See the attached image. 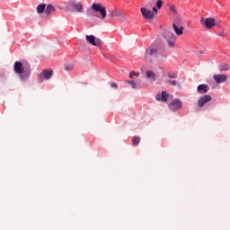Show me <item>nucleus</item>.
Segmentation results:
<instances>
[{"mask_svg":"<svg viewBox=\"0 0 230 230\" xmlns=\"http://www.w3.org/2000/svg\"><path fill=\"white\" fill-rule=\"evenodd\" d=\"M219 71H229V65H220Z\"/></svg>","mask_w":230,"mask_h":230,"instance_id":"nucleus-23","label":"nucleus"},{"mask_svg":"<svg viewBox=\"0 0 230 230\" xmlns=\"http://www.w3.org/2000/svg\"><path fill=\"white\" fill-rule=\"evenodd\" d=\"M38 13H44L46 12V4H40L37 6Z\"/></svg>","mask_w":230,"mask_h":230,"instance_id":"nucleus-18","label":"nucleus"},{"mask_svg":"<svg viewBox=\"0 0 230 230\" xmlns=\"http://www.w3.org/2000/svg\"><path fill=\"white\" fill-rule=\"evenodd\" d=\"M71 7L75 9V12L82 13L84 12V5L80 2H72Z\"/></svg>","mask_w":230,"mask_h":230,"instance_id":"nucleus-10","label":"nucleus"},{"mask_svg":"<svg viewBox=\"0 0 230 230\" xmlns=\"http://www.w3.org/2000/svg\"><path fill=\"white\" fill-rule=\"evenodd\" d=\"M140 12L144 19H148L149 21H152V19L155 17V13H154L152 10L146 9V7L140 8Z\"/></svg>","mask_w":230,"mask_h":230,"instance_id":"nucleus-5","label":"nucleus"},{"mask_svg":"<svg viewBox=\"0 0 230 230\" xmlns=\"http://www.w3.org/2000/svg\"><path fill=\"white\" fill-rule=\"evenodd\" d=\"M127 84H129V85H131L133 89H136L137 87L136 82L134 81H127Z\"/></svg>","mask_w":230,"mask_h":230,"instance_id":"nucleus-25","label":"nucleus"},{"mask_svg":"<svg viewBox=\"0 0 230 230\" xmlns=\"http://www.w3.org/2000/svg\"><path fill=\"white\" fill-rule=\"evenodd\" d=\"M208 91H209V86L208 84H199L198 86V92L200 94H206V93H208Z\"/></svg>","mask_w":230,"mask_h":230,"instance_id":"nucleus-16","label":"nucleus"},{"mask_svg":"<svg viewBox=\"0 0 230 230\" xmlns=\"http://www.w3.org/2000/svg\"><path fill=\"white\" fill-rule=\"evenodd\" d=\"M155 7H156L158 10H161V8H163V2H162V0H157V1H156Z\"/></svg>","mask_w":230,"mask_h":230,"instance_id":"nucleus-24","label":"nucleus"},{"mask_svg":"<svg viewBox=\"0 0 230 230\" xmlns=\"http://www.w3.org/2000/svg\"><path fill=\"white\" fill-rule=\"evenodd\" d=\"M199 22L202 26H205L207 28V30H213V27L217 26V20H215V18L205 19L204 17H201Z\"/></svg>","mask_w":230,"mask_h":230,"instance_id":"nucleus-3","label":"nucleus"},{"mask_svg":"<svg viewBox=\"0 0 230 230\" xmlns=\"http://www.w3.org/2000/svg\"><path fill=\"white\" fill-rule=\"evenodd\" d=\"M157 55V49H150L146 51V58L150 59V57H155Z\"/></svg>","mask_w":230,"mask_h":230,"instance_id":"nucleus-15","label":"nucleus"},{"mask_svg":"<svg viewBox=\"0 0 230 230\" xmlns=\"http://www.w3.org/2000/svg\"><path fill=\"white\" fill-rule=\"evenodd\" d=\"M133 76H139V74H136L135 72H131L129 74V78H132Z\"/></svg>","mask_w":230,"mask_h":230,"instance_id":"nucleus-29","label":"nucleus"},{"mask_svg":"<svg viewBox=\"0 0 230 230\" xmlns=\"http://www.w3.org/2000/svg\"><path fill=\"white\" fill-rule=\"evenodd\" d=\"M222 32L221 33H219L218 35H219V37H226V34L224 33V28H222Z\"/></svg>","mask_w":230,"mask_h":230,"instance_id":"nucleus-31","label":"nucleus"},{"mask_svg":"<svg viewBox=\"0 0 230 230\" xmlns=\"http://www.w3.org/2000/svg\"><path fill=\"white\" fill-rule=\"evenodd\" d=\"M13 71L22 82H26L31 76V66L28 63L22 65L21 61L14 62Z\"/></svg>","mask_w":230,"mask_h":230,"instance_id":"nucleus-1","label":"nucleus"},{"mask_svg":"<svg viewBox=\"0 0 230 230\" xmlns=\"http://www.w3.org/2000/svg\"><path fill=\"white\" fill-rule=\"evenodd\" d=\"M86 15L88 17H98L102 21H105L107 17V8L102 4L93 3L91 9L86 10Z\"/></svg>","mask_w":230,"mask_h":230,"instance_id":"nucleus-2","label":"nucleus"},{"mask_svg":"<svg viewBox=\"0 0 230 230\" xmlns=\"http://www.w3.org/2000/svg\"><path fill=\"white\" fill-rule=\"evenodd\" d=\"M169 10L172 12V13H173V15H177V7H175V5L170 4Z\"/></svg>","mask_w":230,"mask_h":230,"instance_id":"nucleus-21","label":"nucleus"},{"mask_svg":"<svg viewBox=\"0 0 230 230\" xmlns=\"http://www.w3.org/2000/svg\"><path fill=\"white\" fill-rule=\"evenodd\" d=\"M168 77H169V78H177V74L169 73V74H168Z\"/></svg>","mask_w":230,"mask_h":230,"instance_id":"nucleus-28","label":"nucleus"},{"mask_svg":"<svg viewBox=\"0 0 230 230\" xmlns=\"http://www.w3.org/2000/svg\"><path fill=\"white\" fill-rule=\"evenodd\" d=\"M111 87L113 88V89H118V84H116V83H111Z\"/></svg>","mask_w":230,"mask_h":230,"instance_id":"nucleus-30","label":"nucleus"},{"mask_svg":"<svg viewBox=\"0 0 230 230\" xmlns=\"http://www.w3.org/2000/svg\"><path fill=\"white\" fill-rule=\"evenodd\" d=\"M65 69L66 71H73V65H66Z\"/></svg>","mask_w":230,"mask_h":230,"instance_id":"nucleus-27","label":"nucleus"},{"mask_svg":"<svg viewBox=\"0 0 230 230\" xmlns=\"http://www.w3.org/2000/svg\"><path fill=\"white\" fill-rule=\"evenodd\" d=\"M169 109H171L173 112L175 111H179L182 109V102L179 99H174L170 104H169Z\"/></svg>","mask_w":230,"mask_h":230,"instance_id":"nucleus-7","label":"nucleus"},{"mask_svg":"<svg viewBox=\"0 0 230 230\" xmlns=\"http://www.w3.org/2000/svg\"><path fill=\"white\" fill-rule=\"evenodd\" d=\"M168 96L169 95L166 93V92H162V93H158L155 98L157 102H167Z\"/></svg>","mask_w":230,"mask_h":230,"instance_id":"nucleus-14","label":"nucleus"},{"mask_svg":"<svg viewBox=\"0 0 230 230\" xmlns=\"http://www.w3.org/2000/svg\"><path fill=\"white\" fill-rule=\"evenodd\" d=\"M172 28H173L176 35H178V36H181L184 33V27L183 26L179 27V25H177V22H174L172 24Z\"/></svg>","mask_w":230,"mask_h":230,"instance_id":"nucleus-12","label":"nucleus"},{"mask_svg":"<svg viewBox=\"0 0 230 230\" xmlns=\"http://www.w3.org/2000/svg\"><path fill=\"white\" fill-rule=\"evenodd\" d=\"M51 76H53V70L45 69L41 74L39 75V80L40 82H43L44 78L45 80H49Z\"/></svg>","mask_w":230,"mask_h":230,"instance_id":"nucleus-8","label":"nucleus"},{"mask_svg":"<svg viewBox=\"0 0 230 230\" xmlns=\"http://www.w3.org/2000/svg\"><path fill=\"white\" fill-rule=\"evenodd\" d=\"M132 143H133L134 146H137V145L139 143H141V137H139L137 136L133 137Z\"/></svg>","mask_w":230,"mask_h":230,"instance_id":"nucleus-19","label":"nucleus"},{"mask_svg":"<svg viewBox=\"0 0 230 230\" xmlns=\"http://www.w3.org/2000/svg\"><path fill=\"white\" fill-rule=\"evenodd\" d=\"M211 95H203L198 100V106L202 109V107H204L208 102H211Z\"/></svg>","mask_w":230,"mask_h":230,"instance_id":"nucleus-9","label":"nucleus"},{"mask_svg":"<svg viewBox=\"0 0 230 230\" xmlns=\"http://www.w3.org/2000/svg\"><path fill=\"white\" fill-rule=\"evenodd\" d=\"M117 15H118L119 17H121V19H122L123 21H127V18H125V14H123V13L118 12Z\"/></svg>","mask_w":230,"mask_h":230,"instance_id":"nucleus-26","label":"nucleus"},{"mask_svg":"<svg viewBox=\"0 0 230 230\" xmlns=\"http://www.w3.org/2000/svg\"><path fill=\"white\" fill-rule=\"evenodd\" d=\"M86 40L89 42V44H92V46H96L97 48L102 46V40L94 37L93 35H87Z\"/></svg>","mask_w":230,"mask_h":230,"instance_id":"nucleus-6","label":"nucleus"},{"mask_svg":"<svg viewBox=\"0 0 230 230\" xmlns=\"http://www.w3.org/2000/svg\"><path fill=\"white\" fill-rule=\"evenodd\" d=\"M153 13H157V12H159L158 10H157V7L156 6H155V7H153Z\"/></svg>","mask_w":230,"mask_h":230,"instance_id":"nucleus-32","label":"nucleus"},{"mask_svg":"<svg viewBox=\"0 0 230 230\" xmlns=\"http://www.w3.org/2000/svg\"><path fill=\"white\" fill-rule=\"evenodd\" d=\"M164 37L167 40L169 48H173L175 46V42H177V37L171 31H165Z\"/></svg>","mask_w":230,"mask_h":230,"instance_id":"nucleus-4","label":"nucleus"},{"mask_svg":"<svg viewBox=\"0 0 230 230\" xmlns=\"http://www.w3.org/2000/svg\"><path fill=\"white\" fill-rule=\"evenodd\" d=\"M116 15H118V11L111 10L109 12L108 17H110L111 19H114V17H116Z\"/></svg>","mask_w":230,"mask_h":230,"instance_id":"nucleus-20","label":"nucleus"},{"mask_svg":"<svg viewBox=\"0 0 230 230\" xmlns=\"http://www.w3.org/2000/svg\"><path fill=\"white\" fill-rule=\"evenodd\" d=\"M56 9L55 6H53V4H48L47 7H45V15L46 17H49V15H51V13H55Z\"/></svg>","mask_w":230,"mask_h":230,"instance_id":"nucleus-13","label":"nucleus"},{"mask_svg":"<svg viewBox=\"0 0 230 230\" xmlns=\"http://www.w3.org/2000/svg\"><path fill=\"white\" fill-rule=\"evenodd\" d=\"M214 80L216 84H223V82H227V75L218 74L214 75Z\"/></svg>","mask_w":230,"mask_h":230,"instance_id":"nucleus-11","label":"nucleus"},{"mask_svg":"<svg viewBox=\"0 0 230 230\" xmlns=\"http://www.w3.org/2000/svg\"><path fill=\"white\" fill-rule=\"evenodd\" d=\"M146 78H148L149 80H155L156 78L155 73L150 70H147L146 72Z\"/></svg>","mask_w":230,"mask_h":230,"instance_id":"nucleus-17","label":"nucleus"},{"mask_svg":"<svg viewBox=\"0 0 230 230\" xmlns=\"http://www.w3.org/2000/svg\"><path fill=\"white\" fill-rule=\"evenodd\" d=\"M167 84H169V85H173V86L178 85V87H181V83L175 80H169L167 81Z\"/></svg>","mask_w":230,"mask_h":230,"instance_id":"nucleus-22","label":"nucleus"}]
</instances>
